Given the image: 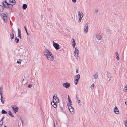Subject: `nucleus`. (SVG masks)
<instances>
[{"label": "nucleus", "mask_w": 127, "mask_h": 127, "mask_svg": "<svg viewBox=\"0 0 127 127\" xmlns=\"http://www.w3.org/2000/svg\"><path fill=\"white\" fill-rule=\"evenodd\" d=\"M9 2L10 3H12V4L8 3L6 0L3 1L2 3V4L4 8H10L11 10L13 7V5L15 4L16 2L15 0H10Z\"/></svg>", "instance_id": "1"}, {"label": "nucleus", "mask_w": 127, "mask_h": 127, "mask_svg": "<svg viewBox=\"0 0 127 127\" xmlns=\"http://www.w3.org/2000/svg\"><path fill=\"white\" fill-rule=\"evenodd\" d=\"M44 52V55L47 57L48 60L51 61L54 60V58L49 50L45 48Z\"/></svg>", "instance_id": "2"}, {"label": "nucleus", "mask_w": 127, "mask_h": 127, "mask_svg": "<svg viewBox=\"0 0 127 127\" xmlns=\"http://www.w3.org/2000/svg\"><path fill=\"white\" fill-rule=\"evenodd\" d=\"M79 51L77 48L76 47L75 48L74 52V56L76 57V59H77L78 58Z\"/></svg>", "instance_id": "3"}, {"label": "nucleus", "mask_w": 127, "mask_h": 127, "mask_svg": "<svg viewBox=\"0 0 127 127\" xmlns=\"http://www.w3.org/2000/svg\"><path fill=\"white\" fill-rule=\"evenodd\" d=\"M1 16L2 17V19L3 20L4 22L6 23L7 22V17L5 14H2Z\"/></svg>", "instance_id": "4"}, {"label": "nucleus", "mask_w": 127, "mask_h": 127, "mask_svg": "<svg viewBox=\"0 0 127 127\" xmlns=\"http://www.w3.org/2000/svg\"><path fill=\"white\" fill-rule=\"evenodd\" d=\"M53 46L56 50H58L60 49L59 45L57 43H55L53 42Z\"/></svg>", "instance_id": "5"}, {"label": "nucleus", "mask_w": 127, "mask_h": 127, "mask_svg": "<svg viewBox=\"0 0 127 127\" xmlns=\"http://www.w3.org/2000/svg\"><path fill=\"white\" fill-rule=\"evenodd\" d=\"M58 101H53L51 102V105L55 108H56L57 107V105L56 103H58Z\"/></svg>", "instance_id": "6"}, {"label": "nucleus", "mask_w": 127, "mask_h": 127, "mask_svg": "<svg viewBox=\"0 0 127 127\" xmlns=\"http://www.w3.org/2000/svg\"><path fill=\"white\" fill-rule=\"evenodd\" d=\"M14 107V106L13 105H12L11 106V108H12L14 113H16L18 111V109L19 108L17 107Z\"/></svg>", "instance_id": "7"}, {"label": "nucleus", "mask_w": 127, "mask_h": 127, "mask_svg": "<svg viewBox=\"0 0 127 127\" xmlns=\"http://www.w3.org/2000/svg\"><path fill=\"white\" fill-rule=\"evenodd\" d=\"M70 85V83L68 82H66L63 84V86L66 88H68Z\"/></svg>", "instance_id": "8"}, {"label": "nucleus", "mask_w": 127, "mask_h": 127, "mask_svg": "<svg viewBox=\"0 0 127 127\" xmlns=\"http://www.w3.org/2000/svg\"><path fill=\"white\" fill-rule=\"evenodd\" d=\"M2 91H1L0 92V95L1 96L0 100L1 101V103H4V98L2 96Z\"/></svg>", "instance_id": "9"}, {"label": "nucleus", "mask_w": 127, "mask_h": 127, "mask_svg": "<svg viewBox=\"0 0 127 127\" xmlns=\"http://www.w3.org/2000/svg\"><path fill=\"white\" fill-rule=\"evenodd\" d=\"M68 108L69 111L70 112H72L74 110V108L70 105H69L68 106Z\"/></svg>", "instance_id": "10"}, {"label": "nucleus", "mask_w": 127, "mask_h": 127, "mask_svg": "<svg viewBox=\"0 0 127 127\" xmlns=\"http://www.w3.org/2000/svg\"><path fill=\"white\" fill-rule=\"evenodd\" d=\"M114 112L117 114H119V110L116 106L115 107Z\"/></svg>", "instance_id": "11"}, {"label": "nucleus", "mask_w": 127, "mask_h": 127, "mask_svg": "<svg viewBox=\"0 0 127 127\" xmlns=\"http://www.w3.org/2000/svg\"><path fill=\"white\" fill-rule=\"evenodd\" d=\"M57 100L58 101L59 100V99L57 96L55 94L53 96V101H57Z\"/></svg>", "instance_id": "12"}, {"label": "nucleus", "mask_w": 127, "mask_h": 127, "mask_svg": "<svg viewBox=\"0 0 127 127\" xmlns=\"http://www.w3.org/2000/svg\"><path fill=\"white\" fill-rule=\"evenodd\" d=\"M80 77V76L79 74L76 75L74 77V79H77L78 80H79Z\"/></svg>", "instance_id": "13"}, {"label": "nucleus", "mask_w": 127, "mask_h": 127, "mask_svg": "<svg viewBox=\"0 0 127 127\" xmlns=\"http://www.w3.org/2000/svg\"><path fill=\"white\" fill-rule=\"evenodd\" d=\"M72 46L73 48H74L75 47L76 43L75 42V41L74 39H73V41L72 42Z\"/></svg>", "instance_id": "14"}, {"label": "nucleus", "mask_w": 127, "mask_h": 127, "mask_svg": "<svg viewBox=\"0 0 127 127\" xmlns=\"http://www.w3.org/2000/svg\"><path fill=\"white\" fill-rule=\"evenodd\" d=\"M27 5L26 4H24L23 5L22 8L23 9H26L27 8Z\"/></svg>", "instance_id": "15"}, {"label": "nucleus", "mask_w": 127, "mask_h": 127, "mask_svg": "<svg viewBox=\"0 0 127 127\" xmlns=\"http://www.w3.org/2000/svg\"><path fill=\"white\" fill-rule=\"evenodd\" d=\"M88 28L84 27V30L85 32V33H87L88 31Z\"/></svg>", "instance_id": "16"}, {"label": "nucleus", "mask_w": 127, "mask_h": 127, "mask_svg": "<svg viewBox=\"0 0 127 127\" xmlns=\"http://www.w3.org/2000/svg\"><path fill=\"white\" fill-rule=\"evenodd\" d=\"M10 38L11 40L13 39L14 38V34L13 32H11L10 33Z\"/></svg>", "instance_id": "17"}, {"label": "nucleus", "mask_w": 127, "mask_h": 127, "mask_svg": "<svg viewBox=\"0 0 127 127\" xmlns=\"http://www.w3.org/2000/svg\"><path fill=\"white\" fill-rule=\"evenodd\" d=\"M68 102L70 104L72 105V102H71V100H70V97L69 96V95L68 96Z\"/></svg>", "instance_id": "18"}, {"label": "nucleus", "mask_w": 127, "mask_h": 127, "mask_svg": "<svg viewBox=\"0 0 127 127\" xmlns=\"http://www.w3.org/2000/svg\"><path fill=\"white\" fill-rule=\"evenodd\" d=\"M1 112L2 114H5L7 113V112L4 110H2Z\"/></svg>", "instance_id": "19"}, {"label": "nucleus", "mask_w": 127, "mask_h": 127, "mask_svg": "<svg viewBox=\"0 0 127 127\" xmlns=\"http://www.w3.org/2000/svg\"><path fill=\"white\" fill-rule=\"evenodd\" d=\"M116 58L118 60H119V56L118 53L117 52H116Z\"/></svg>", "instance_id": "20"}, {"label": "nucleus", "mask_w": 127, "mask_h": 127, "mask_svg": "<svg viewBox=\"0 0 127 127\" xmlns=\"http://www.w3.org/2000/svg\"><path fill=\"white\" fill-rule=\"evenodd\" d=\"M3 10V7L1 5H0V12H2Z\"/></svg>", "instance_id": "21"}, {"label": "nucleus", "mask_w": 127, "mask_h": 127, "mask_svg": "<svg viewBox=\"0 0 127 127\" xmlns=\"http://www.w3.org/2000/svg\"><path fill=\"white\" fill-rule=\"evenodd\" d=\"M8 114L11 116L12 117H14V116L12 115L10 111H8Z\"/></svg>", "instance_id": "22"}, {"label": "nucleus", "mask_w": 127, "mask_h": 127, "mask_svg": "<svg viewBox=\"0 0 127 127\" xmlns=\"http://www.w3.org/2000/svg\"><path fill=\"white\" fill-rule=\"evenodd\" d=\"M78 80H78L77 79H75L74 83L75 85H76L77 84Z\"/></svg>", "instance_id": "23"}, {"label": "nucleus", "mask_w": 127, "mask_h": 127, "mask_svg": "<svg viewBox=\"0 0 127 127\" xmlns=\"http://www.w3.org/2000/svg\"><path fill=\"white\" fill-rule=\"evenodd\" d=\"M22 60L20 59L18 60H17L16 63L17 64H20L21 63Z\"/></svg>", "instance_id": "24"}, {"label": "nucleus", "mask_w": 127, "mask_h": 127, "mask_svg": "<svg viewBox=\"0 0 127 127\" xmlns=\"http://www.w3.org/2000/svg\"><path fill=\"white\" fill-rule=\"evenodd\" d=\"M78 16L79 17H82L81 16V12L80 11L78 12Z\"/></svg>", "instance_id": "25"}, {"label": "nucleus", "mask_w": 127, "mask_h": 127, "mask_svg": "<svg viewBox=\"0 0 127 127\" xmlns=\"http://www.w3.org/2000/svg\"><path fill=\"white\" fill-rule=\"evenodd\" d=\"M18 35L21 34V31L20 30L19 28H18Z\"/></svg>", "instance_id": "26"}, {"label": "nucleus", "mask_w": 127, "mask_h": 127, "mask_svg": "<svg viewBox=\"0 0 127 127\" xmlns=\"http://www.w3.org/2000/svg\"><path fill=\"white\" fill-rule=\"evenodd\" d=\"M96 37L97 39L99 40H100V39L101 38V37L100 35H98Z\"/></svg>", "instance_id": "27"}, {"label": "nucleus", "mask_w": 127, "mask_h": 127, "mask_svg": "<svg viewBox=\"0 0 127 127\" xmlns=\"http://www.w3.org/2000/svg\"><path fill=\"white\" fill-rule=\"evenodd\" d=\"M95 86H94V84L93 83V84L91 86V89H93V87H94Z\"/></svg>", "instance_id": "28"}, {"label": "nucleus", "mask_w": 127, "mask_h": 127, "mask_svg": "<svg viewBox=\"0 0 127 127\" xmlns=\"http://www.w3.org/2000/svg\"><path fill=\"white\" fill-rule=\"evenodd\" d=\"M124 90L126 92L127 91V85L125 86V87L124 88Z\"/></svg>", "instance_id": "29"}, {"label": "nucleus", "mask_w": 127, "mask_h": 127, "mask_svg": "<svg viewBox=\"0 0 127 127\" xmlns=\"http://www.w3.org/2000/svg\"><path fill=\"white\" fill-rule=\"evenodd\" d=\"M19 40L18 38H17V39L16 40H15V41L17 43H18L19 42Z\"/></svg>", "instance_id": "30"}, {"label": "nucleus", "mask_w": 127, "mask_h": 127, "mask_svg": "<svg viewBox=\"0 0 127 127\" xmlns=\"http://www.w3.org/2000/svg\"><path fill=\"white\" fill-rule=\"evenodd\" d=\"M60 111H63L64 113H65L64 111H63V107H60Z\"/></svg>", "instance_id": "31"}, {"label": "nucleus", "mask_w": 127, "mask_h": 127, "mask_svg": "<svg viewBox=\"0 0 127 127\" xmlns=\"http://www.w3.org/2000/svg\"><path fill=\"white\" fill-rule=\"evenodd\" d=\"M124 123L126 127L127 126V122L126 121H125L124 122Z\"/></svg>", "instance_id": "32"}, {"label": "nucleus", "mask_w": 127, "mask_h": 127, "mask_svg": "<svg viewBox=\"0 0 127 127\" xmlns=\"http://www.w3.org/2000/svg\"><path fill=\"white\" fill-rule=\"evenodd\" d=\"M89 23L88 22L86 24V25H85V27H86V28H88V24H89Z\"/></svg>", "instance_id": "33"}, {"label": "nucleus", "mask_w": 127, "mask_h": 127, "mask_svg": "<svg viewBox=\"0 0 127 127\" xmlns=\"http://www.w3.org/2000/svg\"><path fill=\"white\" fill-rule=\"evenodd\" d=\"M18 37H19L20 38H21V34L18 35Z\"/></svg>", "instance_id": "34"}, {"label": "nucleus", "mask_w": 127, "mask_h": 127, "mask_svg": "<svg viewBox=\"0 0 127 127\" xmlns=\"http://www.w3.org/2000/svg\"><path fill=\"white\" fill-rule=\"evenodd\" d=\"M82 17H79V19L78 21L79 22H80L81 21V19L82 18Z\"/></svg>", "instance_id": "35"}, {"label": "nucleus", "mask_w": 127, "mask_h": 127, "mask_svg": "<svg viewBox=\"0 0 127 127\" xmlns=\"http://www.w3.org/2000/svg\"><path fill=\"white\" fill-rule=\"evenodd\" d=\"M32 86V85L31 84H30L28 85V88H31Z\"/></svg>", "instance_id": "36"}, {"label": "nucleus", "mask_w": 127, "mask_h": 127, "mask_svg": "<svg viewBox=\"0 0 127 127\" xmlns=\"http://www.w3.org/2000/svg\"><path fill=\"white\" fill-rule=\"evenodd\" d=\"M78 101V103L79 105H80V103L81 102V101L80 100H77Z\"/></svg>", "instance_id": "37"}, {"label": "nucleus", "mask_w": 127, "mask_h": 127, "mask_svg": "<svg viewBox=\"0 0 127 127\" xmlns=\"http://www.w3.org/2000/svg\"><path fill=\"white\" fill-rule=\"evenodd\" d=\"M3 88L2 87V86H1L0 88V92L1 91H2L1 90H3Z\"/></svg>", "instance_id": "38"}, {"label": "nucleus", "mask_w": 127, "mask_h": 127, "mask_svg": "<svg viewBox=\"0 0 127 127\" xmlns=\"http://www.w3.org/2000/svg\"><path fill=\"white\" fill-rule=\"evenodd\" d=\"M72 1L74 3H75L76 2V0H72Z\"/></svg>", "instance_id": "39"}, {"label": "nucleus", "mask_w": 127, "mask_h": 127, "mask_svg": "<svg viewBox=\"0 0 127 127\" xmlns=\"http://www.w3.org/2000/svg\"><path fill=\"white\" fill-rule=\"evenodd\" d=\"M24 27V28H25V29L26 31H27V29L26 27L25 26Z\"/></svg>", "instance_id": "40"}, {"label": "nucleus", "mask_w": 127, "mask_h": 127, "mask_svg": "<svg viewBox=\"0 0 127 127\" xmlns=\"http://www.w3.org/2000/svg\"><path fill=\"white\" fill-rule=\"evenodd\" d=\"M76 99H77V100H78V97H77V95H76Z\"/></svg>", "instance_id": "41"}, {"label": "nucleus", "mask_w": 127, "mask_h": 127, "mask_svg": "<svg viewBox=\"0 0 127 127\" xmlns=\"http://www.w3.org/2000/svg\"><path fill=\"white\" fill-rule=\"evenodd\" d=\"M83 14L82 12H81V16H82V18L83 17Z\"/></svg>", "instance_id": "42"}, {"label": "nucleus", "mask_w": 127, "mask_h": 127, "mask_svg": "<svg viewBox=\"0 0 127 127\" xmlns=\"http://www.w3.org/2000/svg\"><path fill=\"white\" fill-rule=\"evenodd\" d=\"M20 120H21V121L22 122V124L23 123V120L22 119V118H20Z\"/></svg>", "instance_id": "43"}, {"label": "nucleus", "mask_w": 127, "mask_h": 127, "mask_svg": "<svg viewBox=\"0 0 127 127\" xmlns=\"http://www.w3.org/2000/svg\"><path fill=\"white\" fill-rule=\"evenodd\" d=\"M78 69H76V73H78Z\"/></svg>", "instance_id": "44"}, {"label": "nucleus", "mask_w": 127, "mask_h": 127, "mask_svg": "<svg viewBox=\"0 0 127 127\" xmlns=\"http://www.w3.org/2000/svg\"><path fill=\"white\" fill-rule=\"evenodd\" d=\"M125 104H126L127 105V100H126V101L125 102Z\"/></svg>", "instance_id": "45"}, {"label": "nucleus", "mask_w": 127, "mask_h": 127, "mask_svg": "<svg viewBox=\"0 0 127 127\" xmlns=\"http://www.w3.org/2000/svg\"><path fill=\"white\" fill-rule=\"evenodd\" d=\"M93 76L94 77V78L95 79V74H94L93 75Z\"/></svg>", "instance_id": "46"}, {"label": "nucleus", "mask_w": 127, "mask_h": 127, "mask_svg": "<svg viewBox=\"0 0 127 127\" xmlns=\"http://www.w3.org/2000/svg\"><path fill=\"white\" fill-rule=\"evenodd\" d=\"M0 122H2L3 123L2 120V119H1V120L0 121Z\"/></svg>", "instance_id": "47"}, {"label": "nucleus", "mask_w": 127, "mask_h": 127, "mask_svg": "<svg viewBox=\"0 0 127 127\" xmlns=\"http://www.w3.org/2000/svg\"><path fill=\"white\" fill-rule=\"evenodd\" d=\"M54 127H55V123L54 122Z\"/></svg>", "instance_id": "48"}, {"label": "nucleus", "mask_w": 127, "mask_h": 127, "mask_svg": "<svg viewBox=\"0 0 127 127\" xmlns=\"http://www.w3.org/2000/svg\"><path fill=\"white\" fill-rule=\"evenodd\" d=\"M26 33L28 35H29V34L27 31H26Z\"/></svg>", "instance_id": "49"}, {"label": "nucleus", "mask_w": 127, "mask_h": 127, "mask_svg": "<svg viewBox=\"0 0 127 127\" xmlns=\"http://www.w3.org/2000/svg\"><path fill=\"white\" fill-rule=\"evenodd\" d=\"M4 117H3L2 118V119H2V120H3V119H4Z\"/></svg>", "instance_id": "50"}, {"label": "nucleus", "mask_w": 127, "mask_h": 127, "mask_svg": "<svg viewBox=\"0 0 127 127\" xmlns=\"http://www.w3.org/2000/svg\"><path fill=\"white\" fill-rule=\"evenodd\" d=\"M4 117H3L2 118V119H2V120H3V119H4Z\"/></svg>", "instance_id": "51"}, {"label": "nucleus", "mask_w": 127, "mask_h": 127, "mask_svg": "<svg viewBox=\"0 0 127 127\" xmlns=\"http://www.w3.org/2000/svg\"><path fill=\"white\" fill-rule=\"evenodd\" d=\"M17 38H17V37H15V40H16V39H17Z\"/></svg>", "instance_id": "52"}, {"label": "nucleus", "mask_w": 127, "mask_h": 127, "mask_svg": "<svg viewBox=\"0 0 127 127\" xmlns=\"http://www.w3.org/2000/svg\"><path fill=\"white\" fill-rule=\"evenodd\" d=\"M41 17L42 18L43 17V16L42 15H41ZM41 19H42V18Z\"/></svg>", "instance_id": "53"}, {"label": "nucleus", "mask_w": 127, "mask_h": 127, "mask_svg": "<svg viewBox=\"0 0 127 127\" xmlns=\"http://www.w3.org/2000/svg\"><path fill=\"white\" fill-rule=\"evenodd\" d=\"M4 127H7L6 126H5V125H4Z\"/></svg>", "instance_id": "54"}, {"label": "nucleus", "mask_w": 127, "mask_h": 127, "mask_svg": "<svg viewBox=\"0 0 127 127\" xmlns=\"http://www.w3.org/2000/svg\"><path fill=\"white\" fill-rule=\"evenodd\" d=\"M24 81V79H23V80H22V81Z\"/></svg>", "instance_id": "55"}, {"label": "nucleus", "mask_w": 127, "mask_h": 127, "mask_svg": "<svg viewBox=\"0 0 127 127\" xmlns=\"http://www.w3.org/2000/svg\"><path fill=\"white\" fill-rule=\"evenodd\" d=\"M126 127H127V126H126Z\"/></svg>", "instance_id": "56"}]
</instances>
